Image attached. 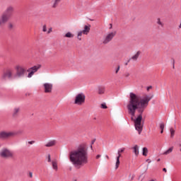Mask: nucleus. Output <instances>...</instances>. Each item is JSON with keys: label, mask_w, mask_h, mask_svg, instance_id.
Masks as SVG:
<instances>
[{"label": "nucleus", "mask_w": 181, "mask_h": 181, "mask_svg": "<svg viewBox=\"0 0 181 181\" xmlns=\"http://www.w3.org/2000/svg\"><path fill=\"white\" fill-rule=\"evenodd\" d=\"M152 100V96L146 95L143 99L139 100V97L134 93H130L129 104L127 106L128 114L131 115V119L134 121L136 131L139 135L144 129V121L142 114L145 108L148 107L149 101Z\"/></svg>", "instance_id": "obj_1"}, {"label": "nucleus", "mask_w": 181, "mask_h": 181, "mask_svg": "<svg viewBox=\"0 0 181 181\" xmlns=\"http://www.w3.org/2000/svg\"><path fill=\"white\" fill-rule=\"evenodd\" d=\"M69 160L74 166H83L88 163V153L86 145L81 144L75 151L69 153Z\"/></svg>", "instance_id": "obj_2"}, {"label": "nucleus", "mask_w": 181, "mask_h": 181, "mask_svg": "<svg viewBox=\"0 0 181 181\" xmlns=\"http://www.w3.org/2000/svg\"><path fill=\"white\" fill-rule=\"evenodd\" d=\"M15 13V7L13 6H8L6 8V10L1 15L6 17L8 20L13 16Z\"/></svg>", "instance_id": "obj_3"}, {"label": "nucleus", "mask_w": 181, "mask_h": 181, "mask_svg": "<svg viewBox=\"0 0 181 181\" xmlns=\"http://www.w3.org/2000/svg\"><path fill=\"white\" fill-rule=\"evenodd\" d=\"M0 158L3 159H9L10 158H13V153L11 150L4 148L0 151Z\"/></svg>", "instance_id": "obj_4"}, {"label": "nucleus", "mask_w": 181, "mask_h": 181, "mask_svg": "<svg viewBox=\"0 0 181 181\" xmlns=\"http://www.w3.org/2000/svg\"><path fill=\"white\" fill-rule=\"evenodd\" d=\"M86 103V95L84 93H78L74 100V104H77V105H81Z\"/></svg>", "instance_id": "obj_5"}, {"label": "nucleus", "mask_w": 181, "mask_h": 181, "mask_svg": "<svg viewBox=\"0 0 181 181\" xmlns=\"http://www.w3.org/2000/svg\"><path fill=\"white\" fill-rule=\"evenodd\" d=\"M16 73L14 77H18V78L23 77V76H25V73H26V69H25V67L21 65H17L16 66Z\"/></svg>", "instance_id": "obj_6"}, {"label": "nucleus", "mask_w": 181, "mask_h": 181, "mask_svg": "<svg viewBox=\"0 0 181 181\" xmlns=\"http://www.w3.org/2000/svg\"><path fill=\"white\" fill-rule=\"evenodd\" d=\"M15 135H16V133L13 132H1L0 139H6L11 138V136H15Z\"/></svg>", "instance_id": "obj_7"}, {"label": "nucleus", "mask_w": 181, "mask_h": 181, "mask_svg": "<svg viewBox=\"0 0 181 181\" xmlns=\"http://www.w3.org/2000/svg\"><path fill=\"white\" fill-rule=\"evenodd\" d=\"M13 71L12 69H7L5 72H4L1 78L2 80H6V78H8V80H11L13 77Z\"/></svg>", "instance_id": "obj_8"}, {"label": "nucleus", "mask_w": 181, "mask_h": 181, "mask_svg": "<svg viewBox=\"0 0 181 181\" xmlns=\"http://www.w3.org/2000/svg\"><path fill=\"white\" fill-rule=\"evenodd\" d=\"M117 35V32H112L110 33H109L105 39L103 41V45H107V43H110V42H111L112 40V39H114V37Z\"/></svg>", "instance_id": "obj_9"}, {"label": "nucleus", "mask_w": 181, "mask_h": 181, "mask_svg": "<svg viewBox=\"0 0 181 181\" xmlns=\"http://www.w3.org/2000/svg\"><path fill=\"white\" fill-rule=\"evenodd\" d=\"M9 21V18L5 17L4 14H1L0 16V28H4L6 23H8V21Z\"/></svg>", "instance_id": "obj_10"}, {"label": "nucleus", "mask_w": 181, "mask_h": 181, "mask_svg": "<svg viewBox=\"0 0 181 181\" xmlns=\"http://www.w3.org/2000/svg\"><path fill=\"white\" fill-rule=\"evenodd\" d=\"M19 112H21V108L15 107L12 111L13 118H18V117L19 116Z\"/></svg>", "instance_id": "obj_11"}, {"label": "nucleus", "mask_w": 181, "mask_h": 181, "mask_svg": "<svg viewBox=\"0 0 181 181\" xmlns=\"http://www.w3.org/2000/svg\"><path fill=\"white\" fill-rule=\"evenodd\" d=\"M56 144H57L56 140H49L47 142L46 146L47 148H52V146H56Z\"/></svg>", "instance_id": "obj_12"}, {"label": "nucleus", "mask_w": 181, "mask_h": 181, "mask_svg": "<svg viewBox=\"0 0 181 181\" xmlns=\"http://www.w3.org/2000/svg\"><path fill=\"white\" fill-rule=\"evenodd\" d=\"M91 28V25H85L83 28V30H82L83 35H87L88 33H90V29Z\"/></svg>", "instance_id": "obj_13"}, {"label": "nucleus", "mask_w": 181, "mask_h": 181, "mask_svg": "<svg viewBox=\"0 0 181 181\" xmlns=\"http://www.w3.org/2000/svg\"><path fill=\"white\" fill-rule=\"evenodd\" d=\"M53 90V84L52 83H46V93H52Z\"/></svg>", "instance_id": "obj_14"}, {"label": "nucleus", "mask_w": 181, "mask_h": 181, "mask_svg": "<svg viewBox=\"0 0 181 181\" xmlns=\"http://www.w3.org/2000/svg\"><path fill=\"white\" fill-rule=\"evenodd\" d=\"M133 153L135 154V156H138L139 155V146L138 145H135L133 148Z\"/></svg>", "instance_id": "obj_15"}, {"label": "nucleus", "mask_w": 181, "mask_h": 181, "mask_svg": "<svg viewBox=\"0 0 181 181\" xmlns=\"http://www.w3.org/2000/svg\"><path fill=\"white\" fill-rule=\"evenodd\" d=\"M39 69H40V65H37V66H34L31 68H29V69L31 71H33V73H36V71H37V70H39Z\"/></svg>", "instance_id": "obj_16"}, {"label": "nucleus", "mask_w": 181, "mask_h": 181, "mask_svg": "<svg viewBox=\"0 0 181 181\" xmlns=\"http://www.w3.org/2000/svg\"><path fill=\"white\" fill-rule=\"evenodd\" d=\"M105 93V88L103 86L98 87V94H104Z\"/></svg>", "instance_id": "obj_17"}, {"label": "nucleus", "mask_w": 181, "mask_h": 181, "mask_svg": "<svg viewBox=\"0 0 181 181\" xmlns=\"http://www.w3.org/2000/svg\"><path fill=\"white\" fill-rule=\"evenodd\" d=\"M119 158H121V155L119 154V156L116 158L115 169H118V168H119Z\"/></svg>", "instance_id": "obj_18"}, {"label": "nucleus", "mask_w": 181, "mask_h": 181, "mask_svg": "<svg viewBox=\"0 0 181 181\" xmlns=\"http://www.w3.org/2000/svg\"><path fill=\"white\" fill-rule=\"evenodd\" d=\"M148 148L144 147L142 149V155L143 156H148Z\"/></svg>", "instance_id": "obj_19"}, {"label": "nucleus", "mask_w": 181, "mask_h": 181, "mask_svg": "<svg viewBox=\"0 0 181 181\" xmlns=\"http://www.w3.org/2000/svg\"><path fill=\"white\" fill-rule=\"evenodd\" d=\"M139 54H141V51H138L135 55H134L132 59V60H138V57H139Z\"/></svg>", "instance_id": "obj_20"}, {"label": "nucleus", "mask_w": 181, "mask_h": 181, "mask_svg": "<svg viewBox=\"0 0 181 181\" xmlns=\"http://www.w3.org/2000/svg\"><path fill=\"white\" fill-rule=\"evenodd\" d=\"M52 168L54 169V170H57L58 167H57V162L52 160Z\"/></svg>", "instance_id": "obj_21"}, {"label": "nucleus", "mask_w": 181, "mask_h": 181, "mask_svg": "<svg viewBox=\"0 0 181 181\" xmlns=\"http://www.w3.org/2000/svg\"><path fill=\"white\" fill-rule=\"evenodd\" d=\"M7 28H8V30H13L15 25L12 23H8Z\"/></svg>", "instance_id": "obj_22"}, {"label": "nucleus", "mask_w": 181, "mask_h": 181, "mask_svg": "<svg viewBox=\"0 0 181 181\" xmlns=\"http://www.w3.org/2000/svg\"><path fill=\"white\" fill-rule=\"evenodd\" d=\"M27 71H28V73H29V74H28V78H30L33 76V74H35V73H34L33 71H31L30 69H28L27 70Z\"/></svg>", "instance_id": "obj_23"}, {"label": "nucleus", "mask_w": 181, "mask_h": 181, "mask_svg": "<svg viewBox=\"0 0 181 181\" xmlns=\"http://www.w3.org/2000/svg\"><path fill=\"white\" fill-rule=\"evenodd\" d=\"M62 0H54V4L52 5V8H57V5L60 4Z\"/></svg>", "instance_id": "obj_24"}, {"label": "nucleus", "mask_w": 181, "mask_h": 181, "mask_svg": "<svg viewBox=\"0 0 181 181\" xmlns=\"http://www.w3.org/2000/svg\"><path fill=\"white\" fill-rule=\"evenodd\" d=\"M173 151V147H170L169 149H168L164 152V155H169V153H171Z\"/></svg>", "instance_id": "obj_25"}, {"label": "nucleus", "mask_w": 181, "mask_h": 181, "mask_svg": "<svg viewBox=\"0 0 181 181\" xmlns=\"http://www.w3.org/2000/svg\"><path fill=\"white\" fill-rule=\"evenodd\" d=\"M170 138H173L175 136V129L173 128H170Z\"/></svg>", "instance_id": "obj_26"}, {"label": "nucleus", "mask_w": 181, "mask_h": 181, "mask_svg": "<svg viewBox=\"0 0 181 181\" xmlns=\"http://www.w3.org/2000/svg\"><path fill=\"white\" fill-rule=\"evenodd\" d=\"M65 37H74V35L70 32H68L65 34Z\"/></svg>", "instance_id": "obj_27"}, {"label": "nucleus", "mask_w": 181, "mask_h": 181, "mask_svg": "<svg viewBox=\"0 0 181 181\" xmlns=\"http://www.w3.org/2000/svg\"><path fill=\"white\" fill-rule=\"evenodd\" d=\"M157 21L158 25H160L161 28H163V23L160 21V18H158Z\"/></svg>", "instance_id": "obj_28"}, {"label": "nucleus", "mask_w": 181, "mask_h": 181, "mask_svg": "<svg viewBox=\"0 0 181 181\" xmlns=\"http://www.w3.org/2000/svg\"><path fill=\"white\" fill-rule=\"evenodd\" d=\"M160 130L165 129V123L163 122L160 123Z\"/></svg>", "instance_id": "obj_29"}, {"label": "nucleus", "mask_w": 181, "mask_h": 181, "mask_svg": "<svg viewBox=\"0 0 181 181\" xmlns=\"http://www.w3.org/2000/svg\"><path fill=\"white\" fill-rule=\"evenodd\" d=\"M124 151H125V148H120L118 150V156H119V155H121V153H122V152H124Z\"/></svg>", "instance_id": "obj_30"}, {"label": "nucleus", "mask_w": 181, "mask_h": 181, "mask_svg": "<svg viewBox=\"0 0 181 181\" xmlns=\"http://www.w3.org/2000/svg\"><path fill=\"white\" fill-rule=\"evenodd\" d=\"M101 108H103V110H107V105L105 103H102Z\"/></svg>", "instance_id": "obj_31"}, {"label": "nucleus", "mask_w": 181, "mask_h": 181, "mask_svg": "<svg viewBox=\"0 0 181 181\" xmlns=\"http://www.w3.org/2000/svg\"><path fill=\"white\" fill-rule=\"evenodd\" d=\"M47 162L49 163H52V158H50V154H48V158H47Z\"/></svg>", "instance_id": "obj_32"}, {"label": "nucleus", "mask_w": 181, "mask_h": 181, "mask_svg": "<svg viewBox=\"0 0 181 181\" xmlns=\"http://www.w3.org/2000/svg\"><path fill=\"white\" fill-rule=\"evenodd\" d=\"M95 141H96L95 139H94L93 140H92V141H91V145H90L91 149H93V145H94V143L95 142Z\"/></svg>", "instance_id": "obj_33"}, {"label": "nucleus", "mask_w": 181, "mask_h": 181, "mask_svg": "<svg viewBox=\"0 0 181 181\" xmlns=\"http://www.w3.org/2000/svg\"><path fill=\"white\" fill-rule=\"evenodd\" d=\"M173 61V68L175 69V59L172 58Z\"/></svg>", "instance_id": "obj_34"}, {"label": "nucleus", "mask_w": 181, "mask_h": 181, "mask_svg": "<svg viewBox=\"0 0 181 181\" xmlns=\"http://www.w3.org/2000/svg\"><path fill=\"white\" fill-rule=\"evenodd\" d=\"M83 35V31H80L78 33V36H82Z\"/></svg>", "instance_id": "obj_35"}, {"label": "nucleus", "mask_w": 181, "mask_h": 181, "mask_svg": "<svg viewBox=\"0 0 181 181\" xmlns=\"http://www.w3.org/2000/svg\"><path fill=\"white\" fill-rule=\"evenodd\" d=\"M28 144L30 145H33V144H35V141H28Z\"/></svg>", "instance_id": "obj_36"}, {"label": "nucleus", "mask_w": 181, "mask_h": 181, "mask_svg": "<svg viewBox=\"0 0 181 181\" xmlns=\"http://www.w3.org/2000/svg\"><path fill=\"white\" fill-rule=\"evenodd\" d=\"M43 32H46V25H43V29H42Z\"/></svg>", "instance_id": "obj_37"}, {"label": "nucleus", "mask_w": 181, "mask_h": 181, "mask_svg": "<svg viewBox=\"0 0 181 181\" xmlns=\"http://www.w3.org/2000/svg\"><path fill=\"white\" fill-rule=\"evenodd\" d=\"M52 28H50L48 31H47V33H52Z\"/></svg>", "instance_id": "obj_38"}, {"label": "nucleus", "mask_w": 181, "mask_h": 181, "mask_svg": "<svg viewBox=\"0 0 181 181\" xmlns=\"http://www.w3.org/2000/svg\"><path fill=\"white\" fill-rule=\"evenodd\" d=\"M135 178V175L133 174L131 177V180H133Z\"/></svg>", "instance_id": "obj_39"}, {"label": "nucleus", "mask_w": 181, "mask_h": 181, "mask_svg": "<svg viewBox=\"0 0 181 181\" xmlns=\"http://www.w3.org/2000/svg\"><path fill=\"white\" fill-rule=\"evenodd\" d=\"M118 71H119V66H118L116 69V74L118 73Z\"/></svg>", "instance_id": "obj_40"}, {"label": "nucleus", "mask_w": 181, "mask_h": 181, "mask_svg": "<svg viewBox=\"0 0 181 181\" xmlns=\"http://www.w3.org/2000/svg\"><path fill=\"white\" fill-rule=\"evenodd\" d=\"M151 88H152V86L147 87V91H149V90H151Z\"/></svg>", "instance_id": "obj_41"}, {"label": "nucleus", "mask_w": 181, "mask_h": 181, "mask_svg": "<svg viewBox=\"0 0 181 181\" xmlns=\"http://www.w3.org/2000/svg\"><path fill=\"white\" fill-rule=\"evenodd\" d=\"M99 158H101V155H100V154L96 156V159H99Z\"/></svg>", "instance_id": "obj_42"}, {"label": "nucleus", "mask_w": 181, "mask_h": 181, "mask_svg": "<svg viewBox=\"0 0 181 181\" xmlns=\"http://www.w3.org/2000/svg\"><path fill=\"white\" fill-rule=\"evenodd\" d=\"M43 86H44V88H45L44 91H45V93H46V83H44Z\"/></svg>", "instance_id": "obj_43"}, {"label": "nucleus", "mask_w": 181, "mask_h": 181, "mask_svg": "<svg viewBox=\"0 0 181 181\" xmlns=\"http://www.w3.org/2000/svg\"><path fill=\"white\" fill-rule=\"evenodd\" d=\"M163 172H165V173L168 172L165 168H163Z\"/></svg>", "instance_id": "obj_44"}, {"label": "nucleus", "mask_w": 181, "mask_h": 181, "mask_svg": "<svg viewBox=\"0 0 181 181\" xmlns=\"http://www.w3.org/2000/svg\"><path fill=\"white\" fill-rule=\"evenodd\" d=\"M29 176H30V177H33V175L32 174V173H29Z\"/></svg>", "instance_id": "obj_45"}, {"label": "nucleus", "mask_w": 181, "mask_h": 181, "mask_svg": "<svg viewBox=\"0 0 181 181\" xmlns=\"http://www.w3.org/2000/svg\"><path fill=\"white\" fill-rule=\"evenodd\" d=\"M125 76H126V77H129V74H125Z\"/></svg>", "instance_id": "obj_46"}, {"label": "nucleus", "mask_w": 181, "mask_h": 181, "mask_svg": "<svg viewBox=\"0 0 181 181\" xmlns=\"http://www.w3.org/2000/svg\"><path fill=\"white\" fill-rule=\"evenodd\" d=\"M146 162H148V163H151V160L149 159H147Z\"/></svg>", "instance_id": "obj_47"}, {"label": "nucleus", "mask_w": 181, "mask_h": 181, "mask_svg": "<svg viewBox=\"0 0 181 181\" xmlns=\"http://www.w3.org/2000/svg\"><path fill=\"white\" fill-rule=\"evenodd\" d=\"M78 40H81V37H80V36H78Z\"/></svg>", "instance_id": "obj_48"}, {"label": "nucleus", "mask_w": 181, "mask_h": 181, "mask_svg": "<svg viewBox=\"0 0 181 181\" xmlns=\"http://www.w3.org/2000/svg\"><path fill=\"white\" fill-rule=\"evenodd\" d=\"M25 95H26V96L30 95V93H25Z\"/></svg>", "instance_id": "obj_49"}, {"label": "nucleus", "mask_w": 181, "mask_h": 181, "mask_svg": "<svg viewBox=\"0 0 181 181\" xmlns=\"http://www.w3.org/2000/svg\"><path fill=\"white\" fill-rule=\"evenodd\" d=\"M110 29H112V24H110Z\"/></svg>", "instance_id": "obj_50"}, {"label": "nucleus", "mask_w": 181, "mask_h": 181, "mask_svg": "<svg viewBox=\"0 0 181 181\" xmlns=\"http://www.w3.org/2000/svg\"><path fill=\"white\" fill-rule=\"evenodd\" d=\"M106 158L107 159H110V157L107 155H106Z\"/></svg>", "instance_id": "obj_51"}, {"label": "nucleus", "mask_w": 181, "mask_h": 181, "mask_svg": "<svg viewBox=\"0 0 181 181\" xmlns=\"http://www.w3.org/2000/svg\"><path fill=\"white\" fill-rule=\"evenodd\" d=\"M157 162H160V158H158V159L157 160Z\"/></svg>", "instance_id": "obj_52"}, {"label": "nucleus", "mask_w": 181, "mask_h": 181, "mask_svg": "<svg viewBox=\"0 0 181 181\" xmlns=\"http://www.w3.org/2000/svg\"><path fill=\"white\" fill-rule=\"evenodd\" d=\"M129 62H131V59H129L127 61V63H129Z\"/></svg>", "instance_id": "obj_53"}, {"label": "nucleus", "mask_w": 181, "mask_h": 181, "mask_svg": "<svg viewBox=\"0 0 181 181\" xmlns=\"http://www.w3.org/2000/svg\"><path fill=\"white\" fill-rule=\"evenodd\" d=\"M160 134H163V130H160Z\"/></svg>", "instance_id": "obj_54"}, {"label": "nucleus", "mask_w": 181, "mask_h": 181, "mask_svg": "<svg viewBox=\"0 0 181 181\" xmlns=\"http://www.w3.org/2000/svg\"><path fill=\"white\" fill-rule=\"evenodd\" d=\"M125 66H128V62H126V63H125Z\"/></svg>", "instance_id": "obj_55"}, {"label": "nucleus", "mask_w": 181, "mask_h": 181, "mask_svg": "<svg viewBox=\"0 0 181 181\" xmlns=\"http://www.w3.org/2000/svg\"><path fill=\"white\" fill-rule=\"evenodd\" d=\"M74 181H77V180H75Z\"/></svg>", "instance_id": "obj_56"}, {"label": "nucleus", "mask_w": 181, "mask_h": 181, "mask_svg": "<svg viewBox=\"0 0 181 181\" xmlns=\"http://www.w3.org/2000/svg\"><path fill=\"white\" fill-rule=\"evenodd\" d=\"M180 146H181V144H180Z\"/></svg>", "instance_id": "obj_57"}, {"label": "nucleus", "mask_w": 181, "mask_h": 181, "mask_svg": "<svg viewBox=\"0 0 181 181\" xmlns=\"http://www.w3.org/2000/svg\"><path fill=\"white\" fill-rule=\"evenodd\" d=\"M180 152H181V148H180Z\"/></svg>", "instance_id": "obj_58"}]
</instances>
